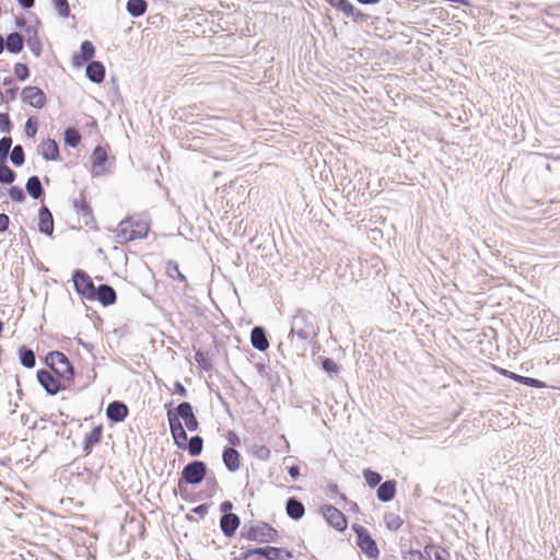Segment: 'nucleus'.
I'll return each mask as SVG.
<instances>
[{
	"instance_id": "obj_1",
	"label": "nucleus",
	"mask_w": 560,
	"mask_h": 560,
	"mask_svg": "<svg viewBox=\"0 0 560 560\" xmlns=\"http://www.w3.org/2000/svg\"><path fill=\"white\" fill-rule=\"evenodd\" d=\"M319 327L316 316L305 310H298L291 320L289 337H296L300 341L306 342L318 336Z\"/></svg>"
},
{
	"instance_id": "obj_2",
	"label": "nucleus",
	"mask_w": 560,
	"mask_h": 560,
	"mask_svg": "<svg viewBox=\"0 0 560 560\" xmlns=\"http://www.w3.org/2000/svg\"><path fill=\"white\" fill-rule=\"evenodd\" d=\"M150 230L149 222L140 215H130L119 222L116 229V241L126 244L135 240L145 238Z\"/></svg>"
},
{
	"instance_id": "obj_3",
	"label": "nucleus",
	"mask_w": 560,
	"mask_h": 560,
	"mask_svg": "<svg viewBox=\"0 0 560 560\" xmlns=\"http://www.w3.org/2000/svg\"><path fill=\"white\" fill-rule=\"evenodd\" d=\"M241 537L257 544L278 542L279 532L264 521L249 522L241 529Z\"/></svg>"
},
{
	"instance_id": "obj_4",
	"label": "nucleus",
	"mask_w": 560,
	"mask_h": 560,
	"mask_svg": "<svg viewBox=\"0 0 560 560\" xmlns=\"http://www.w3.org/2000/svg\"><path fill=\"white\" fill-rule=\"evenodd\" d=\"M45 364L65 382L74 380V368L69 358L61 351H50L45 355Z\"/></svg>"
},
{
	"instance_id": "obj_5",
	"label": "nucleus",
	"mask_w": 560,
	"mask_h": 560,
	"mask_svg": "<svg viewBox=\"0 0 560 560\" xmlns=\"http://www.w3.org/2000/svg\"><path fill=\"white\" fill-rule=\"evenodd\" d=\"M207 474L208 467L202 460H192L185 465L178 480V488L180 489L182 497L185 499L184 487L186 485H199L206 479Z\"/></svg>"
},
{
	"instance_id": "obj_6",
	"label": "nucleus",
	"mask_w": 560,
	"mask_h": 560,
	"mask_svg": "<svg viewBox=\"0 0 560 560\" xmlns=\"http://www.w3.org/2000/svg\"><path fill=\"white\" fill-rule=\"evenodd\" d=\"M352 530L357 536V546L361 549V551L371 559H375L380 555V550L375 539L371 536L370 532L360 524H353Z\"/></svg>"
},
{
	"instance_id": "obj_7",
	"label": "nucleus",
	"mask_w": 560,
	"mask_h": 560,
	"mask_svg": "<svg viewBox=\"0 0 560 560\" xmlns=\"http://www.w3.org/2000/svg\"><path fill=\"white\" fill-rule=\"evenodd\" d=\"M72 282L75 292L88 301H93L94 293L97 287H95L92 278L83 269H74L72 272Z\"/></svg>"
},
{
	"instance_id": "obj_8",
	"label": "nucleus",
	"mask_w": 560,
	"mask_h": 560,
	"mask_svg": "<svg viewBox=\"0 0 560 560\" xmlns=\"http://www.w3.org/2000/svg\"><path fill=\"white\" fill-rule=\"evenodd\" d=\"M167 413H173L177 417L178 421H184L188 431L195 432L199 429V422L195 416L192 405L189 401H182L175 408H167Z\"/></svg>"
},
{
	"instance_id": "obj_9",
	"label": "nucleus",
	"mask_w": 560,
	"mask_h": 560,
	"mask_svg": "<svg viewBox=\"0 0 560 560\" xmlns=\"http://www.w3.org/2000/svg\"><path fill=\"white\" fill-rule=\"evenodd\" d=\"M36 377L39 385L49 396H55L67 388V386L63 384V380H61L58 375L54 376L50 372L44 369L37 371Z\"/></svg>"
},
{
	"instance_id": "obj_10",
	"label": "nucleus",
	"mask_w": 560,
	"mask_h": 560,
	"mask_svg": "<svg viewBox=\"0 0 560 560\" xmlns=\"http://www.w3.org/2000/svg\"><path fill=\"white\" fill-rule=\"evenodd\" d=\"M322 514L326 522L336 530L343 532L348 526L346 515L332 504H324L320 508Z\"/></svg>"
},
{
	"instance_id": "obj_11",
	"label": "nucleus",
	"mask_w": 560,
	"mask_h": 560,
	"mask_svg": "<svg viewBox=\"0 0 560 560\" xmlns=\"http://www.w3.org/2000/svg\"><path fill=\"white\" fill-rule=\"evenodd\" d=\"M22 102L35 108H43L46 105L47 97L44 91L35 85L25 86L21 92Z\"/></svg>"
},
{
	"instance_id": "obj_12",
	"label": "nucleus",
	"mask_w": 560,
	"mask_h": 560,
	"mask_svg": "<svg viewBox=\"0 0 560 560\" xmlns=\"http://www.w3.org/2000/svg\"><path fill=\"white\" fill-rule=\"evenodd\" d=\"M166 417L174 444L180 450L184 448L188 441V435L182 421H178L177 417L173 413H166Z\"/></svg>"
},
{
	"instance_id": "obj_13",
	"label": "nucleus",
	"mask_w": 560,
	"mask_h": 560,
	"mask_svg": "<svg viewBox=\"0 0 560 560\" xmlns=\"http://www.w3.org/2000/svg\"><path fill=\"white\" fill-rule=\"evenodd\" d=\"M107 419L113 423L125 421L129 415L127 405L121 400H113L109 402L105 410Z\"/></svg>"
},
{
	"instance_id": "obj_14",
	"label": "nucleus",
	"mask_w": 560,
	"mask_h": 560,
	"mask_svg": "<svg viewBox=\"0 0 560 560\" xmlns=\"http://www.w3.org/2000/svg\"><path fill=\"white\" fill-rule=\"evenodd\" d=\"M95 55V47L91 40H83L80 46V52L74 54L72 57V65L74 67H82L91 60H93V57Z\"/></svg>"
},
{
	"instance_id": "obj_15",
	"label": "nucleus",
	"mask_w": 560,
	"mask_h": 560,
	"mask_svg": "<svg viewBox=\"0 0 560 560\" xmlns=\"http://www.w3.org/2000/svg\"><path fill=\"white\" fill-rule=\"evenodd\" d=\"M117 300L115 289L109 284H100L94 293L93 301H98L103 306L113 305Z\"/></svg>"
},
{
	"instance_id": "obj_16",
	"label": "nucleus",
	"mask_w": 560,
	"mask_h": 560,
	"mask_svg": "<svg viewBox=\"0 0 560 560\" xmlns=\"http://www.w3.org/2000/svg\"><path fill=\"white\" fill-rule=\"evenodd\" d=\"M240 525L241 518L235 513L222 515L220 518V529L223 533V535L228 538H231L235 535Z\"/></svg>"
},
{
	"instance_id": "obj_17",
	"label": "nucleus",
	"mask_w": 560,
	"mask_h": 560,
	"mask_svg": "<svg viewBox=\"0 0 560 560\" xmlns=\"http://www.w3.org/2000/svg\"><path fill=\"white\" fill-rule=\"evenodd\" d=\"M38 231L48 236H51L54 233V217L45 205L38 210Z\"/></svg>"
},
{
	"instance_id": "obj_18",
	"label": "nucleus",
	"mask_w": 560,
	"mask_h": 560,
	"mask_svg": "<svg viewBox=\"0 0 560 560\" xmlns=\"http://www.w3.org/2000/svg\"><path fill=\"white\" fill-rule=\"evenodd\" d=\"M397 492V481L395 479H388L378 485L376 490V498L383 503H387L394 500Z\"/></svg>"
},
{
	"instance_id": "obj_19",
	"label": "nucleus",
	"mask_w": 560,
	"mask_h": 560,
	"mask_svg": "<svg viewBox=\"0 0 560 560\" xmlns=\"http://www.w3.org/2000/svg\"><path fill=\"white\" fill-rule=\"evenodd\" d=\"M72 206L75 212L83 218L85 225L94 222L93 211L86 201L83 191L80 192L79 198L73 199Z\"/></svg>"
},
{
	"instance_id": "obj_20",
	"label": "nucleus",
	"mask_w": 560,
	"mask_h": 560,
	"mask_svg": "<svg viewBox=\"0 0 560 560\" xmlns=\"http://www.w3.org/2000/svg\"><path fill=\"white\" fill-rule=\"evenodd\" d=\"M222 460L225 468L234 472L240 469L241 466V454L240 452L232 446H224L222 452Z\"/></svg>"
},
{
	"instance_id": "obj_21",
	"label": "nucleus",
	"mask_w": 560,
	"mask_h": 560,
	"mask_svg": "<svg viewBox=\"0 0 560 560\" xmlns=\"http://www.w3.org/2000/svg\"><path fill=\"white\" fill-rule=\"evenodd\" d=\"M250 343L258 351H266L269 348L267 331L262 326H255L250 331Z\"/></svg>"
},
{
	"instance_id": "obj_22",
	"label": "nucleus",
	"mask_w": 560,
	"mask_h": 560,
	"mask_svg": "<svg viewBox=\"0 0 560 560\" xmlns=\"http://www.w3.org/2000/svg\"><path fill=\"white\" fill-rule=\"evenodd\" d=\"M103 438V427L96 425L89 433L85 434L82 448L84 455L88 456L92 453L94 445L100 444Z\"/></svg>"
},
{
	"instance_id": "obj_23",
	"label": "nucleus",
	"mask_w": 560,
	"mask_h": 560,
	"mask_svg": "<svg viewBox=\"0 0 560 560\" xmlns=\"http://www.w3.org/2000/svg\"><path fill=\"white\" fill-rule=\"evenodd\" d=\"M92 173L100 176L105 173V164L107 162V153L102 147H96L92 153Z\"/></svg>"
},
{
	"instance_id": "obj_24",
	"label": "nucleus",
	"mask_w": 560,
	"mask_h": 560,
	"mask_svg": "<svg viewBox=\"0 0 560 560\" xmlns=\"http://www.w3.org/2000/svg\"><path fill=\"white\" fill-rule=\"evenodd\" d=\"M285 512L291 520L299 521L305 514V506L296 497H290L285 501Z\"/></svg>"
},
{
	"instance_id": "obj_25",
	"label": "nucleus",
	"mask_w": 560,
	"mask_h": 560,
	"mask_svg": "<svg viewBox=\"0 0 560 560\" xmlns=\"http://www.w3.org/2000/svg\"><path fill=\"white\" fill-rule=\"evenodd\" d=\"M85 74L93 83H102L105 79V67L103 62L91 60V62L86 63Z\"/></svg>"
},
{
	"instance_id": "obj_26",
	"label": "nucleus",
	"mask_w": 560,
	"mask_h": 560,
	"mask_svg": "<svg viewBox=\"0 0 560 560\" xmlns=\"http://www.w3.org/2000/svg\"><path fill=\"white\" fill-rule=\"evenodd\" d=\"M7 49L11 54H20L24 48L25 38L21 33L12 32L4 37Z\"/></svg>"
},
{
	"instance_id": "obj_27",
	"label": "nucleus",
	"mask_w": 560,
	"mask_h": 560,
	"mask_svg": "<svg viewBox=\"0 0 560 560\" xmlns=\"http://www.w3.org/2000/svg\"><path fill=\"white\" fill-rule=\"evenodd\" d=\"M40 154L46 161H58L60 159V151L58 143L48 138L40 145Z\"/></svg>"
},
{
	"instance_id": "obj_28",
	"label": "nucleus",
	"mask_w": 560,
	"mask_h": 560,
	"mask_svg": "<svg viewBox=\"0 0 560 560\" xmlns=\"http://www.w3.org/2000/svg\"><path fill=\"white\" fill-rule=\"evenodd\" d=\"M25 189L33 199H43L45 196V189L42 185L40 178L37 175L28 177Z\"/></svg>"
},
{
	"instance_id": "obj_29",
	"label": "nucleus",
	"mask_w": 560,
	"mask_h": 560,
	"mask_svg": "<svg viewBox=\"0 0 560 560\" xmlns=\"http://www.w3.org/2000/svg\"><path fill=\"white\" fill-rule=\"evenodd\" d=\"M18 357L20 364L25 369H33L36 364L35 352L25 345L18 348Z\"/></svg>"
},
{
	"instance_id": "obj_30",
	"label": "nucleus",
	"mask_w": 560,
	"mask_h": 560,
	"mask_svg": "<svg viewBox=\"0 0 560 560\" xmlns=\"http://www.w3.org/2000/svg\"><path fill=\"white\" fill-rule=\"evenodd\" d=\"M279 549L273 546L254 547L255 560H279Z\"/></svg>"
},
{
	"instance_id": "obj_31",
	"label": "nucleus",
	"mask_w": 560,
	"mask_h": 560,
	"mask_svg": "<svg viewBox=\"0 0 560 560\" xmlns=\"http://www.w3.org/2000/svg\"><path fill=\"white\" fill-rule=\"evenodd\" d=\"M147 9L148 2L145 0H128L126 4L127 12L133 18L143 15Z\"/></svg>"
},
{
	"instance_id": "obj_32",
	"label": "nucleus",
	"mask_w": 560,
	"mask_h": 560,
	"mask_svg": "<svg viewBox=\"0 0 560 560\" xmlns=\"http://www.w3.org/2000/svg\"><path fill=\"white\" fill-rule=\"evenodd\" d=\"M183 450H187L188 454L192 457L199 456L203 450V439L200 435L191 436Z\"/></svg>"
},
{
	"instance_id": "obj_33",
	"label": "nucleus",
	"mask_w": 560,
	"mask_h": 560,
	"mask_svg": "<svg viewBox=\"0 0 560 560\" xmlns=\"http://www.w3.org/2000/svg\"><path fill=\"white\" fill-rule=\"evenodd\" d=\"M81 133L73 127H68L63 131V142L67 147L77 148L81 143Z\"/></svg>"
},
{
	"instance_id": "obj_34",
	"label": "nucleus",
	"mask_w": 560,
	"mask_h": 560,
	"mask_svg": "<svg viewBox=\"0 0 560 560\" xmlns=\"http://www.w3.org/2000/svg\"><path fill=\"white\" fill-rule=\"evenodd\" d=\"M425 555L428 557L427 560H448L450 558V553L446 549L434 545L425 546Z\"/></svg>"
},
{
	"instance_id": "obj_35",
	"label": "nucleus",
	"mask_w": 560,
	"mask_h": 560,
	"mask_svg": "<svg viewBox=\"0 0 560 560\" xmlns=\"http://www.w3.org/2000/svg\"><path fill=\"white\" fill-rule=\"evenodd\" d=\"M166 273L170 278L178 280L179 282H183L187 284V278L186 276L179 270V266L176 261L170 260L166 264Z\"/></svg>"
},
{
	"instance_id": "obj_36",
	"label": "nucleus",
	"mask_w": 560,
	"mask_h": 560,
	"mask_svg": "<svg viewBox=\"0 0 560 560\" xmlns=\"http://www.w3.org/2000/svg\"><path fill=\"white\" fill-rule=\"evenodd\" d=\"M195 361L202 371L209 372L213 368L212 361L208 352L201 350L196 351Z\"/></svg>"
},
{
	"instance_id": "obj_37",
	"label": "nucleus",
	"mask_w": 560,
	"mask_h": 560,
	"mask_svg": "<svg viewBox=\"0 0 560 560\" xmlns=\"http://www.w3.org/2000/svg\"><path fill=\"white\" fill-rule=\"evenodd\" d=\"M16 178V173L5 162L0 163V183L11 185Z\"/></svg>"
},
{
	"instance_id": "obj_38",
	"label": "nucleus",
	"mask_w": 560,
	"mask_h": 560,
	"mask_svg": "<svg viewBox=\"0 0 560 560\" xmlns=\"http://www.w3.org/2000/svg\"><path fill=\"white\" fill-rule=\"evenodd\" d=\"M363 478L370 488H375L382 482V475L371 468L363 469Z\"/></svg>"
},
{
	"instance_id": "obj_39",
	"label": "nucleus",
	"mask_w": 560,
	"mask_h": 560,
	"mask_svg": "<svg viewBox=\"0 0 560 560\" xmlns=\"http://www.w3.org/2000/svg\"><path fill=\"white\" fill-rule=\"evenodd\" d=\"M384 522H385L386 527L389 530H394V532L398 530L402 526V523H404L401 517L399 515H396L395 513H386L384 516Z\"/></svg>"
},
{
	"instance_id": "obj_40",
	"label": "nucleus",
	"mask_w": 560,
	"mask_h": 560,
	"mask_svg": "<svg viewBox=\"0 0 560 560\" xmlns=\"http://www.w3.org/2000/svg\"><path fill=\"white\" fill-rule=\"evenodd\" d=\"M10 160L12 164L15 166H22L24 164L25 153L21 144H16L15 147H13L10 153Z\"/></svg>"
},
{
	"instance_id": "obj_41",
	"label": "nucleus",
	"mask_w": 560,
	"mask_h": 560,
	"mask_svg": "<svg viewBox=\"0 0 560 560\" xmlns=\"http://www.w3.org/2000/svg\"><path fill=\"white\" fill-rule=\"evenodd\" d=\"M12 138L4 136L0 139V162H5L12 148Z\"/></svg>"
},
{
	"instance_id": "obj_42",
	"label": "nucleus",
	"mask_w": 560,
	"mask_h": 560,
	"mask_svg": "<svg viewBox=\"0 0 560 560\" xmlns=\"http://www.w3.org/2000/svg\"><path fill=\"white\" fill-rule=\"evenodd\" d=\"M320 359V368L329 375L337 374L340 370V366L334 361L331 358H319Z\"/></svg>"
},
{
	"instance_id": "obj_43",
	"label": "nucleus",
	"mask_w": 560,
	"mask_h": 560,
	"mask_svg": "<svg viewBox=\"0 0 560 560\" xmlns=\"http://www.w3.org/2000/svg\"><path fill=\"white\" fill-rule=\"evenodd\" d=\"M346 16L350 18L355 23L366 22L368 19L370 18L369 14H366V13L362 12L361 10L357 9L352 3L350 5V10H348Z\"/></svg>"
},
{
	"instance_id": "obj_44",
	"label": "nucleus",
	"mask_w": 560,
	"mask_h": 560,
	"mask_svg": "<svg viewBox=\"0 0 560 560\" xmlns=\"http://www.w3.org/2000/svg\"><path fill=\"white\" fill-rule=\"evenodd\" d=\"M37 130H38V121H37L36 117L32 116L25 122V127H24L25 136L28 139H33L37 133Z\"/></svg>"
},
{
	"instance_id": "obj_45",
	"label": "nucleus",
	"mask_w": 560,
	"mask_h": 560,
	"mask_svg": "<svg viewBox=\"0 0 560 560\" xmlns=\"http://www.w3.org/2000/svg\"><path fill=\"white\" fill-rule=\"evenodd\" d=\"M14 74L19 81H25L30 78L28 66L23 62H16L14 65Z\"/></svg>"
},
{
	"instance_id": "obj_46",
	"label": "nucleus",
	"mask_w": 560,
	"mask_h": 560,
	"mask_svg": "<svg viewBox=\"0 0 560 560\" xmlns=\"http://www.w3.org/2000/svg\"><path fill=\"white\" fill-rule=\"evenodd\" d=\"M51 2L60 16H69L70 5L68 0H51Z\"/></svg>"
},
{
	"instance_id": "obj_47",
	"label": "nucleus",
	"mask_w": 560,
	"mask_h": 560,
	"mask_svg": "<svg viewBox=\"0 0 560 560\" xmlns=\"http://www.w3.org/2000/svg\"><path fill=\"white\" fill-rule=\"evenodd\" d=\"M329 5L342 12L345 15L350 10L351 2L349 0H325Z\"/></svg>"
},
{
	"instance_id": "obj_48",
	"label": "nucleus",
	"mask_w": 560,
	"mask_h": 560,
	"mask_svg": "<svg viewBox=\"0 0 560 560\" xmlns=\"http://www.w3.org/2000/svg\"><path fill=\"white\" fill-rule=\"evenodd\" d=\"M27 45H28L30 49L32 50V52L36 57L40 56V54H42V43L39 40L38 35H31V38H27Z\"/></svg>"
},
{
	"instance_id": "obj_49",
	"label": "nucleus",
	"mask_w": 560,
	"mask_h": 560,
	"mask_svg": "<svg viewBox=\"0 0 560 560\" xmlns=\"http://www.w3.org/2000/svg\"><path fill=\"white\" fill-rule=\"evenodd\" d=\"M9 196L15 202H23L25 200V192L20 186H11Z\"/></svg>"
},
{
	"instance_id": "obj_50",
	"label": "nucleus",
	"mask_w": 560,
	"mask_h": 560,
	"mask_svg": "<svg viewBox=\"0 0 560 560\" xmlns=\"http://www.w3.org/2000/svg\"><path fill=\"white\" fill-rule=\"evenodd\" d=\"M13 128V124L10 119L9 114L0 113V131L1 132H10Z\"/></svg>"
},
{
	"instance_id": "obj_51",
	"label": "nucleus",
	"mask_w": 560,
	"mask_h": 560,
	"mask_svg": "<svg viewBox=\"0 0 560 560\" xmlns=\"http://www.w3.org/2000/svg\"><path fill=\"white\" fill-rule=\"evenodd\" d=\"M497 370L502 376L510 378L516 383L523 384V380H524L523 375L516 374V373L509 371L506 369H503V368H498Z\"/></svg>"
},
{
	"instance_id": "obj_52",
	"label": "nucleus",
	"mask_w": 560,
	"mask_h": 560,
	"mask_svg": "<svg viewBox=\"0 0 560 560\" xmlns=\"http://www.w3.org/2000/svg\"><path fill=\"white\" fill-rule=\"evenodd\" d=\"M534 388H546L547 384L538 378L524 376L523 384Z\"/></svg>"
},
{
	"instance_id": "obj_53",
	"label": "nucleus",
	"mask_w": 560,
	"mask_h": 560,
	"mask_svg": "<svg viewBox=\"0 0 560 560\" xmlns=\"http://www.w3.org/2000/svg\"><path fill=\"white\" fill-rule=\"evenodd\" d=\"M406 560H427L428 557L425 555V549L423 551L420 550H409L405 555Z\"/></svg>"
},
{
	"instance_id": "obj_54",
	"label": "nucleus",
	"mask_w": 560,
	"mask_h": 560,
	"mask_svg": "<svg viewBox=\"0 0 560 560\" xmlns=\"http://www.w3.org/2000/svg\"><path fill=\"white\" fill-rule=\"evenodd\" d=\"M255 455L261 460H267L269 459L271 452L267 446L261 445L256 448Z\"/></svg>"
},
{
	"instance_id": "obj_55",
	"label": "nucleus",
	"mask_w": 560,
	"mask_h": 560,
	"mask_svg": "<svg viewBox=\"0 0 560 560\" xmlns=\"http://www.w3.org/2000/svg\"><path fill=\"white\" fill-rule=\"evenodd\" d=\"M19 92V88L13 85L9 89L5 90V92L3 93L4 94V97H5V102H13L15 98H16V94Z\"/></svg>"
},
{
	"instance_id": "obj_56",
	"label": "nucleus",
	"mask_w": 560,
	"mask_h": 560,
	"mask_svg": "<svg viewBox=\"0 0 560 560\" xmlns=\"http://www.w3.org/2000/svg\"><path fill=\"white\" fill-rule=\"evenodd\" d=\"M209 506L210 505L208 503L199 504L191 510V513H195L200 517H205L209 511Z\"/></svg>"
},
{
	"instance_id": "obj_57",
	"label": "nucleus",
	"mask_w": 560,
	"mask_h": 560,
	"mask_svg": "<svg viewBox=\"0 0 560 560\" xmlns=\"http://www.w3.org/2000/svg\"><path fill=\"white\" fill-rule=\"evenodd\" d=\"M254 547L247 548L238 557H236L234 560H255V555H253Z\"/></svg>"
},
{
	"instance_id": "obj_58",
	"label": "nucleus",
	"mask_w": 560,
	"mask_h": 560,
	"mask_svg": "<svg viewBox=\"0 0 560 560\" xmlns=\"http://www.w3.org/2000/svg\"><path fill=\"white\" fill-rule=\"evenodd\" d=\"M10 225V218L5 213H0V233L5 232Z\"/></svg>"
},
{
	"instance_id": "obj_59",
	"label": "nucleus",
	"mask_w": 560,
	"mask_h": 560,
	"mask_svg": "<svg viewBox=\"0 0 560 560\" xmlns=\"http://www.w3.org/2000/svg\"><path fill=\"white\" fill-rule=\"evenodd\" d=\"M219 509H220L222 515L232 513L233 503L231 501H229V500H225V501L221 502Z\"/></svg>"
},
{
	"instance_id": "obj_60",
	"label": "nucleus",
	"mask_w": 560,
	"mask_h": 560,
	"mask_svg": "<svg viewBox=\"0 0 560 560\" xmlns=\"http://www.w3.org/2000/svg\"><path fill=\"white\" fill-rule=\"evenodd\" d=\"M174 392L176 394H178L179 396H182V397H186L187 396V389H186V387L179 381H176L174 383Z\"/></svg>"
},
{
	"instance_id": "obj_61",
	"label": "nucleus",
	"mask_w": 560,
	"mask_h": 560,
	"mask_svg": "<svg viewBox=\"0 0 560 560\" xmlns=\"http://www.w3.org/2000/svg\"><path fill=\"white\" fill-rule=\"evenodd\" d=\"M288 474L293 480H296L301 475L300 467L298 465L288 467Z\"/></svg>"
},
{
	"instance_id": "obj_62",
	"label": "nucleus",
	"mask_w": 560,
	"mask_h": 560,
	"mask_svg": "<svg viewBox=\"0 0 560 560\" xmlns=\"http://www.w3.org/2000/svg\"><path fill=\"white\" fill-rule=\"evenodd\" d=\"M279 549V560H289V559H292L293 558V553L292 551L285 549V548H282V547H278Z\"/></svg>"
},
{
	"instance_id": "obj_63",
	"label": "nucleus",
	"mask_w": 560,
	"mask_h": 560,
	"mask_svg": "<svg viewBox=\"0 0 560 560\" xmlns=\"http://www.w3.org/2000/svg\"><path fill=\"white\" fill-rule=\"evenodd\" d=\"M75 341L78 345H80L82 348H84L88 352H92L94 349V346L92 343L84 341L80 337H75Z\"/></svg>"
},
{
	"instance_id": "obj_64",
	"label": "nucleus",
	"mask_w": 560,
	"mask_h": 560,
	"mask_svg": "<svg viewBox=\"0 0 560 560\" xmlns=\"http://www.w3.org/2000/svg\"><path fill=\"white\" fill-rule=\"evenodd\" d=\"M19 5L24 9V10H28L31 8L34 7L35 4V0H16Z\"/></svg>"
}]
</instances>
